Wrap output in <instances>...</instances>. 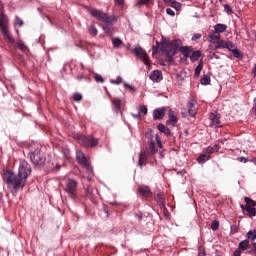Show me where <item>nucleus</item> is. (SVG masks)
<instances>
[{"mask_svg": "<svg viewBox=\"0 0 256 256\" xmlns=\"http://www.w3.org/2000/svg\"><path fill=\"white\" fill-rule=\"evenodd\" d=\"M31 175V165L26 160H20L18 167V174L13 173L11 170L4 171L2 178L4 183H7L10 189H15L19 191L21 187L25 186V181L27 177Z\"/></svg>", "mask_w": 256, "mask_h": 256, "instance_id": "obj_1", "label": "nucleus"}, {"mask_svg": "<svg viewBox=\"0 0 256 256\" xmlns=\"http://www.w3.org/2000/svg\"><path fill=\"white\" fill-rule=\"evenodd\" d=\"M183 42L180 39H174L169 44L163 42L162 43V53L166 55V61L168 63H173L175 55L177 53H182L185 59L189 58L191 53V47L189 46H181Z\"/></svg>", "mask_w": 256, "mask_h": 256, "instance_id": "obj_2", "label": "nucleus"}, {"mask_svg": "<svg viewBox=\"0 0 256 256\" xmlns=\"http://www.w3.org/2000/svg\"><path fill=\"white\" fill-rule=\"evenodd\" d=\"M30 159L35 165V167H38L39 169H47L48 171H51L53 169H59L61 166H57V163H55V160H51V157L44 154L41 149H36L32 152H30Z\"/></svg>", "mask_w": 256, "mask_h": 256, "instance_id": "obj_3", "label": "nucleus"}, {"mask_svg": "<svg viewBox=\"0 0 256 256\" xmlns=\"http://www.w3.org/2000/svg\"><path fill=\"white\" fill-rule=\"evenodd\" d=\"M0 32L7 43H15V39H13L11 32H9V17L5 13H0Z\"/></svg>", "mask_w": 256, "mask_h": 256, "instance_id": "obj_4", "label": "nucleus"}, {"mask_svg": "<svg viewBox=\"0 0 256 256\" xmlns=\"http://www.w3.org/2000/svg\"><path fill=\"white\" fill-rule=\"evenodd\" d=\"M76 161L79 163V165H82L84 169H86L88 173V181H91V178L93 177V168L89 164V160H87V157H85V154L81 150L76 151Z\"/></svg>", "mask_w": 256, "mask_h": 256, "instance_id": "obj_5", "label": "nucleus"}, {"mask_svg": "<svg viewBox=\"0 0 256 256\" xmlns=\"http://www.w3.org/2000/svg\"><path fill=\"white\" fill-rule=\"evenodd\" d=\"M90 13L92 17H95L98 21H102V23H115V21H117V17L109 16L101 10L93 9Z\"/></svg>", "mask_w": 256, "mask_h": 256, "instance_id": "obj_6", "label": "nucleus"}, {"mask_svg": "<svg viewBox=\"0 0 256 256\" xmlns=\"http://www.w3.org/2000/svg\"><path fill=\"white\" fill-rule=\"evenodd\" d=\"M64 191L71 199H77V181L68 179Z\"/></svg>", "mask_w": 256, "mask_h": 256, "instance_id": "obj_7", "label": "nucleus"}, {"mask_svg": "<svg viewBox=\"0 0 256 256\" xmlns=\"http://www.w3.org/2000/svg\"><path fill=\"white\" fill-rule=\"evenodd\" d=\"M238 250H240V251L247 250V253H249V255L256 256V243L253 242L251 245H249V241L245 239L239 243Z\"/></svg>", "mask_w": 256, "mask_h": 256, "instance_id": "obj_8", "label": "nucleus"}, {"mask_svg": "<svg viewBox=\"0 0 256 256\" xmlns=\"http://www.w3.org/2000/svg\"><path fill=\"white\" fill-rule=\"evenodd\" d=\"M79 141L83 147H97L99 145V140L93 136L80 137Z\"/></svg>", "mask_w": 256, "mask_h": 256, "instance_id": "obj_9", "label": "nucleus"}, {"mask_svg": "<svg viewBox=\"0 0 256 256\" xmlns=\"http://www.w3.org/2000/svg\"><path fill=\"white\" fill-rule=\"evenodd\" d=\"M134 54L136 57H139L141 61H143L144 65H149V57L147 56V52L143 48H141L140 46L135 47Z\"/></svg>", "mask_w": 256, "mask_h": 256, "instance_id": "obj_10", "label": "nucleus"}, {"mask_svg": "<svg viewBox=\"0 0 256 256\" xmlns=\"http://www.w3.org/2000/svg\"><path fill=\"white\" fill-rule=\"evenodd\" d=\"M134 54L136 57H139L141 61H143L144 65H149V57L147 56V52L143 48H141L140 46L135 47Z\"/></svg>", "mask_w": 256, "mask_h": 256, "instance_id": "obj_11", "label": "nucleus"}, {"mask_svg": "<svg viewBox=\"0 0 256 256\" xmlns=\"http://www.w3.org/2000/svg\"><path fill=\"white\" fill-rule=\"evenodd\" d=\"M134 54L136 57H139L141 61H143L144 65H149V57L147 56V52L143 48H141L140 46L135 47Z\"/></svg>", "mask_w": 256, "mask_h": 256, "instance_id": "obj_12", "label": "nucleus"}, {"mask_svg": "<svg viewBox=\"0 0 256 256\" xmlns=\"http://www.w3.org/2000/svg\"><path fill=\"white\" fill-rule=\"evenodd\" d=\"M197 115V108L193 102H188V109L182 111V117H195Z\"/></svg>", "mask_w": 256, "mask_h": 256, "instance_id": "obj_13", "label": "nucleus"}, {"mask_svg": "<svg viewBox=\"0 0 256 256\" xmlns=\"http://www.w3.org/2000/svg\"><path fill=\"white\" fill-rule=\"evenodd\" d=\"M150 80L153 81V83H159L163 81V72L161 70H154L150 73Z\"/></svg>", "mask_w": 256, "mask_h": 256, "instance_id": "obj_14", "label": "nucleus"}, {"mask_svg": "<svg viewBox=\"0 0 256 256\" xmlns=\"http://www.w3.org/2000/svg\"><path fill=\"white\" fill-rule=\"evenodd\" d=\"M221 116L219 114L211 113L210 120H211V127H221Z\"/></svg>", "mask_w": 256, "mask_h": 256, "instance_id": "obj_15", "label": "nucleus"}, {"mask_svg": "<svg viewBox=\"0 0 256 256\" xmlns=\"http://www.w3.org/2000/svg\"><path fill=\"white\" fill-rule=\"evenodd\" d=\"M165 107H161V108H158V109H155L153 111V119L154 121H158L159 119H163V117H165Z\"/></svg>", "mask_w": 256, "mask_h": 256, "instance_id": "obj_16", "label": "nucleus"}, {"mask_svg": "<svg viewBox=\"0 0 256 256\" xmlns=\"http://www.w3.org/2000/svg\"><path fill=\"white\" fill-rule=\"evenodd\" d=\"M138 165L139 167H145L147 165V152L140 151Z\"/></svg>", "mask_w": 256, "mask_h": 256, "instance_id": "obj_17", "label": "nucleus"}, {"mask_svg": "<svg viewBox=\"0 0 256 256\" xmlns=\"http://www.w3.org/2000/svg\"><path fill=\"white\" fill-rule=\"evenodd\" d=\"M102 29L106 33V35H113V22H104Z\"/></svg>", "mask_w": 256, "mask_h": 256, "instance_id": "obj_18", "label": "nucleus"}, {"mask_svg": "<svg viewBox=\"0 0 256 256\" xmlns=\"http://www.w3.org/2000/svg\"><path fill=\"white\" fill-rule=\"evenodd\" d=\"M138 191L140 195H143V197H151V195H153V193L151 192V188H149V186L139 187Z\"/></svg>", "mask_w": 256, "mask_h": 256, "instance_id": "obj_19", "label": "nucleus"}, {"mask_svg": "<svg viewBox=\"0 0 256 256\" xmlns=\"http://www.w3.org/2000/svg\"><path fill=\"white\" fill-rule=\"evenodd\" d=\"M166 123L167 125H172V127L177 125V116H175V112L173 110H169V120Z\"/></svg>", "mask_w": 256, "mask_h": 256, "instance_id": "obj_20", "label": "nucleus"}, {"mask_svg": "<svg viewBox=\"0 0 256 256\" xmlns=\"http://www.w3.org/2000/svg\"><path fill=\"white\" fill-rule=\"evenodd\" d=\"M163 43H166L167 45H169V42L165 40H163L161 43H159V41H156V45L152 47V55H156L159 49L163 51Z\"/></svg>", "mask_w": 256, "mask_h": 256, "instance_id": "obj_21", "label": "nucleus"}, {"mask_svg": "<svg viewBox=\"0 0 256 256\" xmlns=\"http://www.w3.org/2000/svg\"><path fill=\"white\" fill-rule=\"evenodd\" d=\"M157 129L158 131H160V133H164V135H166V137H170L171 135V130L165 126V124H158L157 125Z\"/></svg>", "mask_w": 256, "mask_h": 256, "instance_id": "obj_22", "label": "nucleus"}, {"mask_svg": "<svg viewBox=\"0 0 256 256\" xmlns=\"http://www.w3.org/2000/svg\"><path fill=\"white\" fill-rule=\"evenodd\" d=\"M221 149V146L219 144H215L214 146H208L204 151L205 153H217Z\"/></svg>", "mask_w": 256, "mask_h": 256, "instance_id": "obj_23", "label": "nucleus"}, {"mask_svg": "<svg viewBox=\"0 0 256 256\" xmlns=\"http://www.w3.org/2000/svg\"><path fill=\"white\" fill-rule=\"evenodd\" d=\"M214 30L216 33H225V31H227V25L221 23L216 24Z\"/></svg>", "mask_w": 256, "mask_h": 256, "instance_id": "obj_24", "label": "nucleus"}, {"mask_svg": "<svg viewBox=\"0 0 256 256\" xmlns=\"http://www.w3.org/2000/svg\"><path fill=\"white\" fill-rule=\"evenodd\" d=\"M199 57H201V50H195L190 56V61H192V63H195V61H199Z\"/></svg>", "mask_w": 256, "mask_h": 256, "instance_id": "obj_25", "label": "nucleus"}, {"mask_svg": "<svg viewBox=\"0 0 256 256\" xmlns=\"http://www.w3.org/2000/svg\"><path fill=\"white\" fill-rule=\"evenodd\" d=\"M95 193H97V189L89 186L86 190V196L88 197V199H93V197H95Z\"/></svg>", "mask_w": 256, "mask_h": 256, "instance_id": "obj_26", "label": "nucleus"}, {"mask_svg": "<svg viewBox=\"0 0 256 256\" xmlns=\"http://www.w3.org/2000/svg\"><path fill=\"white\" fill-rule=\"evenodd\" d=\"M111 103L116 111H119V109H121V99L120 98L111 99Z\"/></svg>", "mask_w": 256, "mask_h": 256, "instance_id": "obj_27", "label": "nucleus"}, {"mask_svg": "<svg viewBox=\"0 0 256 256\" xmlns=\"http://www.w3.org/2000/svg\"><path fill=\"white\" fill-rule=\"evenodd\" d=\"M221 39V35L219 34H211L208 36L209 43H217Z\"/></svg>", "mask_w": 256, "mask_h": 256, "instance_id": "obj_28", "label": "nucleus"}, {"mask_svg": "<svg viewBox=\"0 0 256 256\" xmlns=\"http://www.w3.org/2000/svg\"><path fill=\"white\" fill-rule=\"evenodd\" d=\"M201 85H209L211 83V76L204 74L200 80Z\"/></svg>", "mask_w": 256, "mask_h": 256, "instance_id": "obj_29", "label": "nucleus"}, {"mask_svg": "<svg viewBox=\"0 0 256 256\" xmlns=\"http://www.w3.org/2000/svg\"><path fill=\"white\" fill-rule=\"evenodd\" d=\"M201 71H203V63L199 62L194 72V77H196V79H199V76L201 75Z\"/></svg>", "mask_w": 256, "mask_h": 256, "instance_id": "obj_30", "label": "nucleus"}, {"mask_svg": "<svg viewBox=\"0 0 256 256\" xmlns=\"http://www.w3.org/2000/svg\"><path fill=\"white\" fill-rule=\"evenodd\" d=\"M246 240L248 241H255L256 239V230H250L246 234Z\"/></svg>", "mask_w": 256, "mask_h": 256, "instance_id": "obj_31", "label": "nucleus"}, {"mask_svg": "<svg viewBox=\"0 0 256 256\" xmlns=\"http://www.w3.org/2000/svg\"><path fill=\"white\" fill-rule=\"evenodd\" d=\"M244 201L246 203V207H250V208L256 207V202L253 199H251L249 197H245Z\"/></svg>", "mask_w": 256, "mask_h": 256, "instance_id": "obj_32", "label": "nucleus"}, {"mask_svg": "<svg viewBox=\"0 0 256 256\" xmlns=\"http://www.w3.org/2000/svg\"><path fill=\"white\" fill-rule=\"evenodd\" d=\"M156 201L160 207H165V198H163V194H157Z\"/></svg>", "mask_w": 256, "mask_h": 256, "instance_id": "obj_33", "label": "nucleus"}, {"mask_svg": "<svg viewBox=\"0 0 256 256\" xmlns=\"http://www.w3.org/2000/svg\"><path fill=\"white\" fill-rule=\"evenodd\" d=\"M209 159H211V156L207 155V154H201L198 158L197 161L198 163H205L206 161H209Z\"/></svg>", "mask_w": 256, "mask_h": 256, "instance_id": "obj_34", "label": "nucleus"}, {"mask_svg": "<svg viewBox=\"0 0 256 256\" xmlns=\"http://www.w3.org/2000/svg\"><path fill=\"white\" fill-rule=\"evenodd\" d=\"M231 53L233 54V57H235L236 59H243V54L241 53V50H239L237 47L231 51Z\"/></svg>", "mask_w": 256, "mask_h": 256, "instance_id": "obj_35", "label": "nucleus"}, {"mask_svg": "<svg viewBox=\"0 0 256 256\" xmlns=\"http://www.w3.org/2000/svg\"><path fill=\"white\" fill-rule=\"evenodd\" d=\"M215 49H227V41L225 40L218 41L217 45L215 46Z\"/></svg>", "mask_w": 256, "mask_h": 256, "instance_id": "obj_36", "label": "nucleus"}, {"mask_svg": "<svg viewBox=\"0 0 256 256\" xmlns=\"http://www.w3.org/2000/svg\"><path fill=\"white\" fill-rule=\"evenodd\" d=\"M148 145L152 155H155V153L158 151L157 146H155V141L151 140Z\"/></svg>", "mask_w": 256, "mask_h": 256, "instance_id": "obj_37", "label": "nucleus"}, {"mask_svg": "<svg viewBox=\"0 0 256 256\" xmlns=\"http://www.w3.org/2000/svg\"><path fill=\"white\" fill-rule=\"evenodd\" d=\"M170 5H171V7H173V9H175L176 11L181 10V8L183 7V4H181V2H177V0H174Z\"/></svg>", "mask_w": 256, "mask_h": 256, "instance_id": "obj_38", "label": "nucleus"}, {"mask_svg": "<svg viewBox=\"0 0 256 256\" xmlns=\"http://www.w3.org/2000/svg\"><path fill=\"white\" fill-rule=\"evenodd\" d=\"M246 213L248 217H255L256 216V209L251 207H246Z\"/></svg>", "mask_w": 256, "mask_h": 256, "instance_id": "obj_39", "label": "nucleus"}, {"mask_svg": "<svg viewBox=\"0 0 256 256\" xmlns=\"http://www.w3.org/2000/svg\"><path fill=\"white\" fill-rule=\"evenodd\" d=\"M112 45L115 49H117V47H119L120 45H123V41L119 38H114L112 40Z\"/></svg>", "mask_w": 256, "mask_h": 256, "instance_id": "obj_40", "label": "nucleus"}, {"mask_svg": "<svg viewBox=\"0 0 256 256\" xmlns=\"http://www.w3.org/2000/svg\"><path fill=\"white\" fill-rule=\"evenodd\" d=\"M110 83L112 85H121V83H123V78H121V76H118L115 80L111 79Z\"/></svg>", "mask_w": 256, "mask_h": 256, "instance_id": "obj_41", "label": "nucleus"}, {"mask_svg": "<svg viewBox=\"0 0 256 256\" xmlns=\"http://www.w3.org/2000/svg\"><path fill=\"white\" fill-rule=\"evenodd\" d=\"M237 48V46L235 45V43H233L232 41H227V46L226 49H228V51H233Z\"/></svg>", "mask_w": 256, "mask_h": 256, "instance_id": "obj_42", "label": "nucleus"}, {"mask_svg": "<svg viewBox=\"0 0 256 256\" xmlns=\"http://www.w3.org/2000/svg\"><path fill=\"white\" fill-rule=\"evenodd\" d=\"M88 31L93 37L97 35V28L93 24L90 25Z\"/></svg>", "mask_w": 256, "mask_h": 256, "instance_id": "obj_43", "label": "nucleus"}, {"mask_svg": "<svg viewBox=\"0 0 256 256\" xmlns=\"http://www.w3.org/2000/svg\"><path fill=\"white\" fill-rule=\"evenodd\" d=\"M138 114L141 115H147V106H139L138 107Z\"/></svg>", "mask_w": 256, "mask_h": 256, "instance_id": "obj_44", "label": "nucleus"}, {"mask_svg": "<svg viewBox=\"0 0 256 256\" xmlns=\"http://www.w3.org/2000/svg\"><path fill=\"white\" fill-rule=\"evenodd\" d=\"M224 11L225 13H227L228 15H231L233 13V8H231V6L229 4H225L224 5Z\"/></svg>", "mask_w": 256, "mask_h": 256, "instance_id": "obj_45", "label": "nucleus"}, {"mask_svg": "<svg viewBox=\"0 0 256 256\" xmlns=\"http://www.w3.org/2000/svg\"><path fill=\"white\" fill-rule=\"evenodd\" d=\"M211 229L212 231H217V229H219V221L214 220L211 224Z\"/></svg>", "mask_w": 256, "mask_h": 256, "instance_id": "obj_46", "label": "nucleus"}, {"mask_svg": "<svg viewBox=\"0 0 256 256\" xmlns=\"http://www.w3.org/2000/svg\"><path fill=\"white\" fill-rule=\"evenodd\" d=\"M15 25H17L18 27H23V19H21L19 16H16Z\"/></svg>", "mask_w": 256, "mask_h": 256, "instance_id": "obj_47", "label": "nucleus"}, {"mask_svg": "<svg viewBox=\"0 0 256 256\" xmlns=\"http://www.w3.org/2000/svg\"><path fill=\"white\" fill-rule=\"evenodd\" d=\"M151 0H136V6L139 7V5H147Z\"/></svg>", "mask_w": 256, "mask_h": 256, "instance_id": "obj_48", "label": "nucleus"}, {"mask_svg": "<svg viewBox=\"0 0 256 256\" xmlns=\"http://www.w3.org/2000/svg\"><path fill=\"white\" fill-rule=\"evenodd\" d=\"M95 81H96V83H104L105 82V80L103 79V76H101L99 74L95 75Z\"/></svg>", "mask_w": 256, "mask_h": 256, "instance_id": "obj_49", "label": "nucleus"}, {"mask_svg": "<svg viewBox=\"0 0 256 256\" xmlns=\"http://www.w3.org/2000/svg\"><path fill=\"white\" fill-rule=\"evenodd\" d=\"M73 99H74V101L79 102V101H81V99H83V96H81L80 93H74Z\"/></svg>", "mask_w": 256, "mask_h": 256, "instance_id": "obj_50", "label": "nucleus"}, {"mask_svg": "<svg viewBox=\"0 0 256 256\" xmlns=\"http://www.w3.org/2000/svg\"><path fill=\"white\" fill-rule=\"evenodd\" d=\"M208 59H220V57L215 54V52H210L208 55Z\"/></svg>", "mask_w": 256, "mask_h": 256, "instance_id": "obj_51", "label": "nucleus"}, {"mask_svg": "<svg viewBox=\"0 0 256 256\" xmlns=\"http://www.w3.org/2000/svg\"><path fill=\"white\" fill-rule=\"evenodd\" d=\"M17 45L22 51H25V49H27V46H25V44L21 41L17 42Z\"/></svg>", "mask_w": 256, "mask_h": 256, "instance_id": "obj_52", "label": "nucleus"}, {"mask_svg": "<svg viewBox=\"0 0 256 256\" xmlns=\"http://www.w3.org/2000/svg\"><path fill=\"white\" fill-rule=\"evenodd\" d=\"M124 87L126 89H129V91H131V93H135V87H133V86L127 84V83L124 84Z\"/></svg>", "mask_w": 256, "mask_h": 256, "instance_id": "obj_53", "label": "nucleus"}, {"mask_svg": "<svg viewBox=\"0 0 256 256\" xmlns=\"http://www.w3.org/2000/svg\"><path fill=\"white\" fill-rule=\"evenodd\" d=\"M201 37H202L201 33H196L192 36V41H197L201 39Z\"/></svg>", "mask_w": 256, "mask_h": 256, "instance_id": "obj_54", "label": "nucleus"}, {"mask_svg": "<svg viewBox=\"0 0 256 256\" xmlns=\"http://www.w3.org/2000/svg\"><path fill=\"white\" fill-rule=\"evenodd\" d=\"M166 13H167V15H170L171 17H175V11H173V9H171V8H167Z\"/></svg>", "mask_w": 256, "mask_h": 256, "instance_id": "obj_55", "label": "nucleus"}, {"mask_svg": "<svg viewBox=\"0 0 256 256\" xmlns=\"http://www.w3.org/2000/svg\"><path fill=\"white\" fill-rule=\"evenodd\" d=\"M239 232V227H237V225H233L231 226V233L235 234Z\"/></svg>", "mask_w": 256, "mask_h": 256, "instance_id": "obj_56", "label": "nucleus"}, {"mask_svg": "<svg viewBox=\"0 0 256 256\" xmlns=\"http://www.w3.org/2000/svg\"><path fill=\"white\" fill-rule=\"evenodd\" d=\"M237 159H238V161H239L240 163H247V162L249 161V159H247V158H245V157H243V156L238 157Z\"/></svg>", "mask_w": 256, "mask_h": 256, "instance_id": "obj_57", "label": "nucleus"}, {"mask_svg": "<svg viewBox=\"0 0 256 256\" xmlns=\"http://www.w3.org/2000/svg\"><path fill=\"white\" fill-rule=\"evenodd\" d=\"M63 153H64V156H65L67 159H69V149L64 148V149H63Z\"/></svg>", "mask_w": 256, "mask_h": 256, "instance_id": "obj_58", "label": "nucleus"}, {"mask_svg": "<svg viewBox=\"0 0 256 256\" xmlns=\"http://www.w3.org/2000/svg\"><path fill=\"white\" fill-rule=\"evenodd\" d=\"M135 217L138 219V221H141V219H143V214L142 213H136Z\"/></svg>", "mask_w": 256, "mask_h": 256, "instance_id": "obj_59", "label": "nucleus"}, {"mask_svg": "<svg viewBox=\"0 0 256 256\" xmlns=\"http://www.w3.org/2000/svg\"><path fill=\"white\" fill-rule=\"evenodd\" d=\"M241 250L237 249L234 251V256H241Z\"/></svg>", "mask_w": 256, "mask_h": 256, "instance_id": "obj_60", "label": "nucleus"}, {"mask_svg": "<svg viewBox=\"0 0 256 256\" xmlns=\"http://www.w3.org/2000/svg\"><path fill=\"white\" fill-rule=\"evenodd\" d=\"M132 117L134 118V119H141V114H132Z\"/></svg>", "mask_w": 256, "mask_h": 256, "instance_id": "obj_61", "label": "nucleus"}, {"mask_svg": "<svg viewBox=\"0 0 256 256\" xmlns=\"http://www.w3.org/2000/svg\"><path fill=\"white\" fill-rule=\"evenodd\" d=\"M166 5H171L173 1L175 0H163Z\"/></svg>", "mask_w": 256, "mask_h": 256, "instance_id": "obj_62", "label": "nucleus"}, {"mask_svg": "<svg viewBox=\"0 0 256 256\" xmlns=\"http://www.w3.org/2000/svg\"><path fill=\"white\" fill-rule=\"evenodd\" d=\"M155 139H156V143L161 141V136H159V134L155 135Z\"/></svg>", "mask_w": 256, "mask_h": 256, "instance_id": "obj_63", "label": "nucleus"}, {"mask_svg": "<svg viewBox=\"0 0 256 256\" xmlns=\"http://www.w3.org/2000/svg\"><path fill=\"white\" fill-rule=\"evenodd\" d=\"M115 3H117L118 5H123L124 0H115Z\"/></svg>", "mask_w": 256, "mask_h": 256, "instance_id": "obj_64", "label": "nucleus"}]
</instances>
